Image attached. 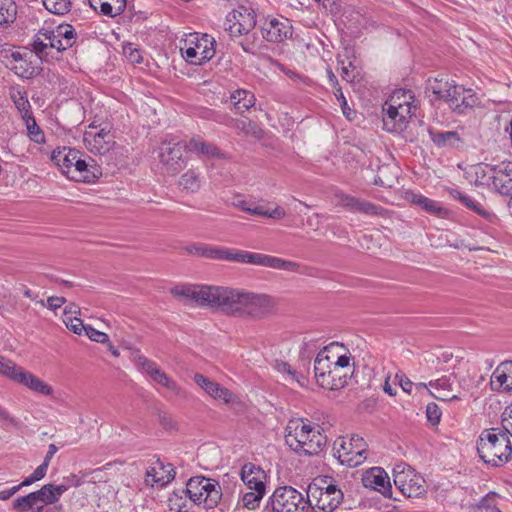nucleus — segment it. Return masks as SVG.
I'll use <instances>...</instances> for the list:
<instances>
[{"mask_svg": "<svg viewBox=\"0 0 512 512\" xmlns=\"http://www.w3.org/2000/svg\"><path fill=\"white\" fill-rule=\"evenodd\" d=\"M219 311L228 315L260 320L277 313L278 300L265 293L223 287Z\"/></svg>", "mask_w": 512, "mask_h": 512, "instance_id": "f257e3e1", "label": "nucleus"}, {"mask_svg": "<svg viewBox=\"0 0 512 512\" xmlns=\"http://www.w3.org/2000/svg\"><path fill=\"white\" fill-rule=\"evenodd\" d=\"M186 251L208 259L226 260L238 263H247L291 272L298 271L300 265L293 261L284 260L271 255L255 253L245 250H234L215 247L207 244H194L187 246Z\"/></svg>", "mask_w": 512, "mask_h": 512, "instance_id": "f03ea898", "label": "nucleus"}, {"mask_svg": "<svg viewBox=\"0 0 512 512\" xmlns=\"http://www.w3.org/2000/svg\"><path fill=\"white\" fill-rule=\"evenodd\" d=\"M477 452L484 463L500 467L508 462L512 445L502 428L485 429L477 440Z\"/></svg>", "mask_w": 512, "mask_h": 512, "instance_id": "7ed1b4c3", "label": "nucleus"}, {"mask_svg": "<svg viewBox=\"0 0 512 512\" xmlns=\"http://www.w3.org/2000/svg\"><path fill=\"white\" fill-rule=\"evenodd\" d=\"M286 444L300 456L319 454L326 445L327 437L310 424L297 423L294 432L285 435Z\"/></svg>", "mask_w": 512, "mask_h": 512, "instance_id": "20e7f679", "label": "nucleus"}, {"mask_svg": "<svg viewBox=\"0 0 512 512\" xmlns=\"http://www.w3.org/2000/svg\"><path fill=\"white\" fill-rule=\"evenodd\" d=\"M182 494L196 505L203 504L205 509L216 507L222 498V489L218 481L204 476L191 477L186 488L181 489Z\"/></svg>", "mask_w": 512, "mask_h": 512, "instance_id": "39448f33", "label": "nucleus"}, {"mask_svg": "<svg viewBox=\"0 0 512 512\" xmlns=\"http://www.w3.org/2000/svg\"><path fill=\"white\" fill-rule=\"evenodd\" d=\"M314 378L321 388L336 391L348 384L350 375L333 366V359L327 354V347L319 351L314 360Z\"/></svg>", "mask_w": 512, "mask_h": 512, "instance_id": "423d86ee", "label": "nucleus"}, {"mask_svg": "<svg viewBox=\"0 0 512 512\" xmlns=\"http://www.w3.org/2000/svg\"><path fill=\"white\" fill-rule=\"evenodd\" d=\"M222 289L221 286L176 285L171 289V294L176 298L195 302L198 306L219 310Z\"/></svg>", "mask_w": 512, "mask_h": 512, "instance_id": "0eeeda50", "label": "nucleus"}, {"mask_svg": "<svg viewBox=\"0 0 512 512\" xmlns=\"http://www.w3.org/2000/svg\"><path fill=\"white\" fill-rule=\"evenodd\" d=\"M185 152H188L186 141L177 137L165 138L160 142L158 158L166 173L176 175L186 167Z\"/></svg>", "mask_w": 512, "mask_h": 512, "instance_id": "6e6552de", "label": "nucleus"}, {"mask_svg": "<svg viewBox=\"0 0 512 512\" xmlns=\"http://www.w3.org/2000/svg\"><path fill=\"white\" fill-rule=\"evenodd\" d=\"M309 499L291 486L278 487L267 501L263 512H306Z\"/></svg>", "mask_w": 512, "mask_h": 512, "instance_id": "1a4fd4ad", "label": "nucleus"}, {"mask_svg": "<svg viewBox=\"0 0 512 512\" xmlns=\"http://www.w3.org/2000/svg\"><path fill=\"white\" fill-rule=\"evenodd\" d=\"M337 459L342 465L348 467H356L361 465L366 460L368 445L363 437L358 434H352L348 441L341 438L339 447H336Z\"/></svg>", "mask_w": 512, "mask_h": 512, "instance_id": "9d476101", "label": "nucleus"}, {"mask_svg": "<svg viewBox=\"0 0 512 512\" xmlns=\"http://www.w3.org/2000/svg\"><path fill=\"white\" fill-rule=\"evenodd\" d=\"M393 477L396 488L408 498H416L426 492L424 478L411 467L397 465L393 470Z\"/></svg>", "mask_w": 512, "mask_h": 512, "instance_id": "9b49d317", "label": "nucleus"}, {"mask_svg": "<svg viewBox=\"0 0 512 512\" xmlns=\"http://www.w3.org/2000/svg\"><path fill=\"white\" fill-rule=\"evenodd\" d=\"M224 25L232 37L247 34L256 25V13L252 8L239 6L227 14Z\"/></svg>", "mask_w": 512, "mask_h": 512, "instance_id": "f8f14e48", "label": "nucleus"}, {"mask_svg": "<svg viewBox=\"0 0 512 512\" xmlns=\"http://www.w3.org/2000/svg\"><path fill=\"white\" fill-rule=\"evenodd\" d=\"M444 93V91H439ZM442 94L443 100L457 114H464L467 110L474 108L478 104V97L472 89H466L462 85H452V90L445 91Z\"/></svg>", "mask_w": 512, "mask_h": 512, "instance_id": "ddd939ff", "label": "nucleus"}, {"mask_svg": "<svg viewBox=\"0 0 512 512\" xmlns=\"http://www.w3.org/2000/svg\"><path fill=\"white\" fill-rule=\"evenodd\" d=\"M396 95L397 93H395L391 99L394 104L385 103L383 107V111H385V115L383 116V125L386 130L390 132L402 131L406 128L407 115L411 117L410 103L405 101L404 104H395Z\"/></svg>", "mask_w": 512, "mask_h": 512, "instance_id": "4468645a", "label": "nucleus"}, {"mask_svg": "<svg viewBox=\"0 0 512 512\" xmlns=\"http://www.w3.org/2000/svg\"><path fill=\"white\" fill-rule=\"evenodd\" d=\"M82 153L79 151L78 157L73 161L72 167L65 170L67 178L85 183L95 182L101 175V169L95 164V161L89 157V162L82 159Z\"/></svg>", "mask_w": 512, "mask_h": 512, "instance_id": "2eb2a0df", "label": "nucleus"}, {"mask_svg": "<svg viewBox=\"0 0 512 512\" xmlns=\"http://www.w3.org/2000/svg\"><path fill=\"white\" fill-rule=\"evenodd\" d=\"M336 198L339 200V205L350 212L379 217H386L388 214V210L380 205L343 192L337 193Z\"/></svg>", "mask_w": 512, "mask_h": 512, "instance_id": "dca6fc26", "label": "nucleus"}, {"mask_svg": "<svg viewBox=\"0 0 512 512\" xmlns=\"http://www.w3.org/2000/svg\"><path fill=\"white\" fill-rule=\"evenodd\" d=\"M83 141L86 148L95 155H104L114 145L113 135L105 128L95 132L87 130L84 133Z\"/></svg>", "mask_w": 512, "mask_h": 512, "instance_id": "f3484780", "label": "nucleus"}, {"mask_svg": "<svg viewBox=\"0 0 512 512\" xmlns=\"http://www.w3.org/2000/svg\"><path fill=\"white\" fill-rule=\"evenodd\" d=\"M492 184L497 192L512 198V161H503L491 166Z\"/></svg>", "mask_w": 512, "mask_h": 512, "instance_id": "a211bd4d", "label": "nucleus"}, {"mask_svg": "<svg viewBox=\"0 0 512 512\" xmlns=\"http://www.w3.org/2000/svg\"><path fill=\"white\" fill-rule=\"evenodd\" d=\"M362 483L366 488L374 489L385 497H391L392 488L389 477L381 467H373L367 470L363 474Z\"/></svg>", "mask_w": 512, "mask_h": 512, "instance_id": "6ab92c4d", "label": "nucleus"}, {"mask_svg": "<svg viewBox=\"0 0 512 512\" xmlns=\"http://www.w3.org/2000/svg\"><path fill=\"white\" fill-rule=\"evenodd\" d=\"M175 475L176 472L171 463H164L157 458L146 471V482L149 483L151 478V485L164 487L174 480Z\"/></svg>", "mask_w": 512, "mask_h": 512, "instance_id": "aec40b11", "label": "nucleus"}, {"mask_svg": "<svg viewBox=\"0 0 512 512\" xmlns=\"http://www.w3.org/2000/svg\"><path fill=\"white\" fill-rule=\"evenodd\" d=\"M67 485L62 482L58 485L53 483H48L43 485L40 489L30 492L25 495V501L29 502V500H41L46 504H57L60 500L61 496L68 490Z\"/></svg>", "mask_w": 512, "mask_h": 512, "instance_id": "412c9836", "label": "nucleus"}, {"mask_svg": "<svg viewBox=\"0 0 512 512\" xmlns=\"http://www.w3.org/2000/svg\"><path fill=\"white\" fill-rule=\"evenodd\" d=\"M292 26L287 20L279 21L273 18L266 21L262 27L263 38L268 42L280 43L292 36Z\"/></svg>", "mask_w": 512, "mask_h": 512, "instance_id": "4be33fe9", "label": "nucleus"}, {"mask_svg": "<svg viewBox=\"0 0 512 512\" xmlns=\"http://www.w3.org/2000/svg\"><path fill=\"white\" fill-rule=\"evenodd\" d=\"M240 477L248 489L266 491L267 475L260 466L251 462L245 463L241 468Z\"/></svg>", "mask_w": 512, "mask_h": 512, "instance_id": "5701e85b", "label": "nucleus"}, {"mask_svg": "<svg viewBox=\"0 0 512 512\" xmlns=\"http://www.w3.org/2000/svg\"><path fill=\"white\" fill-rule=\"evenodd\" d=\"M216 121L236 129L245 135H251L256 139H261L264 136L263 129L256 122L251 120L234 119L228 115H219Z\"/></svg>", "mask_w": 512, "mask_h": 512, "instance_id": "b1692460", "label": "nucleus"}, {"mask_svg": "<svg viewBox=\"0 0 512 512\" xmlns=\"http://www.w3.org/2000/svg\"><path fill=\"white\" fill-rule=\"evenodd\" d=\"M25 495L19 496L12 502V509L15 512H63L62 504H46L41 500L25 501Z\"/></svg>", "mask_w": 512, "mask_h": 512, "instance_id": "393cba45", "label": "nucleus"}, {"mask_svg": "<svg viewBox=\"0 0 512 512\" xmlns=\"http://www.w3.org/2000/svg\"><path fill=\"white\" fill-rule=\"evenodd\" d=\"M431 141L438 148H460L464 145V140L458 131H438L429 130Z\"/></svg>", "mask_w": 512, "mask_h": 512, "instance_id": "a878e982", "label": "nucleus"}, {"mask_svg": "<svg viewBox=\"0 0 512 512\" xmlns=\"http://www.w3.org/2000/svg\"><path fill=\"white\" fill-rule=\"evenodd\" d=\"M405 199L410 203L421 207L424 211L432 215L440 216L447 212V210L442 207L439 202L432 200L420 193L407 191L405 193Z\"/></svg>", "mask_w": 512, "mask_h": 512, "instance_id": "bb28decb", "label": "nucleus"}, {"mask_svg": "<svg viewBox=\"0 0 512 512\" xmlns=\"http://www.w3.org/2000/svg\"><path fill=\"white\" fill-rule=\"evenodd\" d=\"M79 150L69 147H57L52 151L51 160L65 175V170L72 167L73 161L78 157Z\"/></svg>", "mask_w": 512, "mask_h": 512, "instance_id": "cd10ccee", "label": "nucleus"}, {"mask_svg": "<svg viewBox=\"0 0 512 512\" xmlns=\"http://www.w3.org/2000/svg\"><path fill=\"white\" fill-rule=\"evenodd\" d=\"M16 377V382L28 387L32 391L47 396L53 393V389L50 385L34 376L32 373L25 371L24 369H22L21 372H18Z\"/></svg>", "mask_w": 512, "mask_h": 512, "instance_id": "c85d7f7f", "label": "nucleus"}, {"mask_svg": "<svg viewBox=\"0 0 512 512\" xmlns=\"http://www.w3.org/2000/svg\"><path fill=\"white\" fill-rule=\"evenodd\" d=\"M186 145L188 151L195 152L199 156L208 158H219L221 156V151L216 145L203 141L200 138L194 137L189 142H186Z\"/></svg>", "mask_w": 512, "mask_h": 512, "instance_id": "c756f323", "label": "nucleus"}, {"mask_svg": "<svg viewBox=\"0 0 512 512\" xmlns=\"http://www.w3.org/2000/svg\"><path fill=\"white\" fill-rule=\"evenodd\" d=\"M449 195L455 199L460 201L467 209L474 211L481 217L485 219H489L491 217V213L484 209L479 203L471 199L468 195L462 193L460 190L455 188H448Z\"/></svg>", "mask_w": 512, "mask_h": 512, "instance_id": "7c9ffc66", "label": "nucleus"}, {"mask_svg": "<svg viewBox=\"0 0 512 512\" xmlns=\"http://www.w3.org/2000/svg\"><path fill=\"white\" fill-rule=\"evenodd\" d=\"M10 98L22 118L32 115L31 105L28 100L27 92L24 89L12 87L9 92Z\"/></svg>", "mask_w": 512, "mask_h": 512, "instance_id": "2f4dec72", "label": "nucleus"}, {"mask_svg": "<svg viewBox=\"0 0 512 512\" xmlns=\"http://www.w3.org/2000/svg\"><path fill=\"white\" fill-rule=\"evenodd\" d=\"M274 368L279 373L287 375L291 381L296 382L300 387H306L309 383L308 378L303 373H300L296 369L292 368L288 362L277 360L275 362Z\"/></svg>", "mask_w": 512, "mask_h": 512, "instance_id": "473e14b6", "label": "nucleus"}, {"mask_svg": "<svg viewBox=\"0 0 512 512\" xmlns=\"http://www.w3.org/2000/svg\"><path fill=\"white\" fill-rule=\"evenodd\" d=\"M17 5L13 0H0V28H7L15 22Z\"/></svg>", "mask_w": 512, "mask_h": 512, "instance_id": "72a5a7b5", "label": "nucleus"}, {"mask_svg": "<svg viewBox=\"0 0 512 512\" xmlns=\"http://www.w3.org/2000/svg\"><path fill=\"white\" fill-rule=\"evenodd\" d=\"M245 212L252 215L272 218L276 220L282 219L286 215L285 210L280 206H275V208L271 210L267 208L265 205L254 203H251V205L248 208H245Z\"/></svg>", "mask_w": 512, "mask_h": 512, "instance_id": "f704fd0d", "label": "nucleus"}, {"mask_svg": "<svg viewBox=\"0 0 512 512\" xmlns=\"http://www.w3.org/2000/svg\"><path fill=\"white\" fill-rule=\"evenodd\" d=\"M215 40L208 34H203L201 38L197 39L195 44L200 53V61H209L215 54Z\"/></svg>", "mask_w": 512, "mask_h": 512, "instance_id": "c9c22d12", "label": "nucleus"}, {"mask_svg": "<svg viewBox=\"0 0 512 512\" xmlns=\"http://www.w3.org/2000/svg\"><path fill=\"white\" fill-rule=\"evenodd\" d=\"M25 122L26 129H27V135L31 141L37 144H43L45 143V134L43 130L39 127L37 124L35 117L32 115H29L28 117L22 118Z\"/></svg>", "mask_w": 512, "mask_h": 512, "instance_id": "e433bc0d", "label": "nucleus"}, {"mask_svg": "<svg viewBox=\"0 0 512 512\" xmlns=\"http://www.w3.org/2000/svg\"><path fill=\"white\" fill-rule=\"evenodd\" d=\"M231 99L234 101V105L238 110H240L241 108L248 110L249 108L254 106L256 101L253 93L242 89L234 91L231 95Z\"/></svg>", "mask_w": 512, "mask_h": 512, "instance_id": "4c0bfd02", "label": "nucleus"}, {"mask_svg": "<svg viewBox=\"0 0 512 512\" xmlns=\"http://www.w3.org/2000/svg\"><path fill=\"white\" fill-rule=\"evenodd\" d=\"M343 499L319 491L315 506L323 512H333Z\"/></svg>", "mask_w": 512, "mask_h": 512, "instance_id": "58836bf2", "label": "nucleus"}, {"mask_svg": "<svg viewBox=\"0 0 512 512\" xmlns=\"http://www.w3.org/2000/svg\"><path fill=\"white\" fill-rule=\"evenodd\" d=\"M195 383L200 386L207 394H209L212 398L216 399L219 393L221 385L217 382L212 381L208 377L202 374H195L194 376Z\"/></svg>", "mask_w": 512, "mask_h": 512, "instance_id": "ea45409f", "label": "nucleus"}, {"mask_svg": "<svg viewBox=\"0 0 512 512\" xmlns=\"http://www.w3.org/2000/svg\"><path fill=\"white\" fill-rule=\"evenodd\" d=\"M180 185L190 192H197L200 189L199 174L194 170H188L180 178Z\"/></svg>", "mask_w": 512, "mask_h": 512, "instance_id": "a19ab883", "label": "nucleus"}, {"mask_svg": "<svg viewBox=\"0 0 512 512\" xmlns=\"http://www.w3.org/2000/svg\"><path fill=\"white\" fill-rule=\"evenodd\" d=\"M56 38L60 37L66 47L71 48L76 40V32L72 25L70 24H60L56 29Z\"/></svg>", "mask_w": 512, "mask_h": 512, "instance_id": "79ce46f5", "label": "nucleus"}, {"mask_svg": "<svg viewBox=\"0 0 512 512\" xmlns=\"http://www.w3.org/2000/svg\"><path fill=\"white\" fill-rule=\"evenodd\" d=\"M43 5L49 12L57 15H64L71 9L70 0H43Z\"/></svg>", "mask_w": 512, "mask_h": 512, "instance_id": "37998d69", "label": "nucleus"}, {"mask_svg": "<svg viewBox=\"0 0 512 512\" xmlns=\"http://www.w3.org/2000/svg\"><path fill=\"white\" fill-rule=\"evenodd\" d=\"M151 378L153 379V381L166 387L167 389L173 391L174 393H180L181 389L178 386V384L175 381H173L164 371L160 369L154 370Z\"/></svg>", "mask_w": 512, "mask_h": 512, "instance_id": "c03bdc74", "label": "nucleus"}, {"mask_svg": "<svg viewBox=\"0 0 512 512\" xmlns=\"http://www.w3.org/2000/svg\"><path fill=\"white\" fill-rule=\"evenodd\" d=\"M265 492V490L260 489L251 490L250 492L244 493L242 497L243 506L251 510L255 509L259 505L263 496L265 495Z\"/></svg>", "mask_w": 512, "mask_h": 512, "instance_id": "a18cd8bd", "label": "nucleus"}, {"mask_svg": "<svg viewBox=\"0 0 512 512\" xmlns=\"http://www.w3.org/2000/svg\"><path fill=\"white\" fill-rule=\"evenodd\" d=\"M23 368L17 366L11 360H7L0 356V374L7 376L8 378L17 381L16 375L21 372Z\"/></svg>", "mask_w": 512, "mask_h": 512, "instance_id": "49530a36", "label": "nucleus"}, {"mask_svg": "<svg viewBox=\"0 0 512 512\" xmlns=\"http://www.w3.org/2000/svg\"><path fill=\"white\" fill-rule=\"evenodd\" d=\"M38 34H41L49 41L48 47L56 49L58 52L67 50L69 47L65 46L64 41L60 38H56L55 30H40Z\"/></svg>", "mask_w": 512, "mask_h": 512, "instance_id": "de8ad7c7", "label": "nucleus"}, {"mask_svg": "<svg viewBox=\"0 0 512 512\" xmlns=\"http://www.w3.org/2000/svg\"><path fill=\"white\" fill-rule=\"evenodd\" d=\"M452 85H456V82L455 81H451V82L444 81L442 78L441 79L434 78V81L430 85V88L432 90V93L434 95H436V99L443 100L442 93H440L438 91L452 90ZM444 94H446V93L444 92L443 95Z\"/></svg>", "mask_w": 512, "mask_h": 512, "instance_id": "09e8293b", "label": "nucleus"}, {"mask_svg": "<svg viewBox=\"0 0 512 512\" xmlns=\"http://www.w3.org/2000/svg\"><path fill=\"white\" fill-rule=\"evenodd\" d=\"M454 374L444 375L439 379L429 382V386L442 392H451L453 385Z\"/></svg>", "mask_w": 512, "mask_h": 512, "instance_id": "8fccbe9b", "label": "nucleus"}, {"mask_svg": "<svg viewBox=\"0 0 512 512\" xmlns=\"http://www.w3.org/2000/svg\"><path fill=\"white\" fill-rule=\"evenodd\" d=\"M441 416H442V411H441L440 407L435 402H431V403L427 404L426 417H427V421L432 426H437L440 423Z\"/></svg>", "mask_w": 512, "mask_h": 512, "instance_id": "3c124183", "label": "nucleus"}, {"mask_svg": "<svg viewBox=\"0 0 512 512\" xmlns=\"http://www.w3.org/2000/svg\"><path fill=\"white\" fill-rule=\"evenodd\" d=\"M46 473L44 466H38L31 475L26 477L20 484L16 485L17 491L23 487L30 486L33 483L40 481L45 477Z\"/></svg>", "mask_w": 512, "mask_h": 512, "instance_id": "603ef678", "label": "nucleus"}, {"mask_svg": "<svg viewBox=\"0 0 512 512\" xmlns=\"http://www.w3.org/2000/svg\"><path fill=\"white\" fill-rule=\"evenodd\" d=\"M157 416L158 421L160 425L163 427V429L169 431L178 429V424L170 413L159 410Z\"/></svg>", "mask_w": 512, "mask_h": 512, "instance_id": "864d4df0", "label": "nucleus"}, {"mask_svg": "<svg viewBox=\"0 0 512 512\" xmlns=\"http://www.w3.org/2000/svg\"><path fill=\"white\" fill-rule=\"evenodd\" d=\"M498 497L499 495L496 492H489L480 500L479 507L491 510V512H501L496 506V498Z\"/></svg>", "mask_w": 512, "mask_h": 512, "instance_id": "5fc2aeb1", "label": "nucleus"}, {"mask_svg": "<svg viewBox=\"0 0 512 512\" xmlns=\"http://www.w3.org/2000/svg\"><path fill=\"white\" fill-rule=\"evenodd\" d=\"M188 498V494H182L181 489L174 491L172 495L169 497V503L171 505V509L177 507L178 511H181L183 508H186V499Z\"/></svg>", "mask_w": 512, "mask_h": 512, "instance_id": "6e6d98bb", "label": "nucleus"}, {"mask_svg": "<svg viewBox=\"0 0 512 512\" xmlns=\"http://www.w3.org/2000/svg\"><path fill=\"white\" fill-rule=\"evenodd\" d=\"M85 334L88 336V338L92 341L98 342V343H106L109 342V337L106 333L101 332L95 328H93L90 325H86V328H84Z\"/></svg>", "mask_w": 512, "mask_h": 512, "instance_id": "4d7b16f0", "label": "nucleus"}, {"mask_svg": "<svg viewBox=\"0 0 512 512\" xmlns=\"http://www.w3.org/2000/svg\"><path fill=\"white\" fill-rule=\"evenodd\" d=\"M216 400H222L225 404H239L238 397L229 389L221 385Z\"/></svg>", "mask_w": 512, "mask_h": 512, "instance_id": "13d9d810", "label": "nucleus"}, {"mask_svg": "<svg viewBox=\"0 0 512 512\" xmlns=\"http://www.w3.org/2000/svg\"><path fill=\"white\" fill-rule=\"evenodd\" d=\"M65 297H59V296H50L47 298L46 302L44 300L38 301L39 304L42 306H46L48 309L55 311L58 308H60L63 304L66 303Z\"/></svg>", "mask_w": 512, "mask_h": 512, "instance_id": "bf43d9fd", "label": "nucleus"}, {"mask_svg": "<svg viewBox=\"0 0 512 512\" xmlns=\"http://www.w3.org/2000/svg\"><path fill=\"white\" fill-rule=\"evenodd\" d=\"M63 322L68 329L77 335H81L84 328H86V325H84L83 321L78 317L63 319Z\"/></svg>", "mask_w": 512, "mask_h": 512, "instance_id": "052dcab7", "label": "nucleus"}, {"mask_svg": "<svg viewBox=\"0 0 512 512\" xmlns=\"http://www.w3.org/2000/svg\"><path fill=\"white\" fill-rule=\"evenodd\" d=\"M493 377L497 380L499 383V386L504 388V390L509 391V385H508V372L507 368H504V363H502V368H497L494 373Z\"/></svg>", "mask_w": 512, "mask_h": 512, "instance_id": "680f3d73", "label": "nucleus"}, {"mask_svg": "<svg viewBox=\"0 0 512 512\" xmlns=\"http://www.w3.org/2000/svg\"><path fill=\"white\" fill-rule=\"evenodd\" d=\"M39 35L40 34H37L32 42L30 43V46H31V50L32 52H34L36 54V56L42 60L43 58V53L44 51L47 49L48 47V44L45 43L44 41H42L40 38H39Z\"/></svg>", "mask_w": 512, "mask_h": 512, "instance_id": "e2e57ef3", "label": "nucleus"}, {"mask_svg": "<svg viewBox=\"0 0 512 512\" xmlns=\"http://www.w3.org/2000/svg\"><path fill=\"white\" fill-rule=\"evenodd\" d=\"M334 95H335L336 99L338 100V102L340 104V107L342 109L343 114L348 119H351L350 118L351 109L348 106L347 100H346V98H345V96H344V94L342 92V88L341 87H337V90L334 91Z\"/></svg>", "mask_w": 512, "mask_h": 512, "instance_id": "0e129e2a", "label": "nucleus"}, {"mask_svg": "<svg viewBox=\"0 0 512 512\" xmlns=\"http://www.w3.org/2000/svg\"><path fill=\"white\" fill-rule=\"evenodd\" d=\"M338 64L341 65V77L343 80H346L347 82H354L356 79V76L352 74V71L349 70V67L355 68L352 64V62H349V65H345V61L338 58Z\"/></svg>", "mask_w": 512, "mask_h": 512, "instance_id": "69168bd1", "label": "nucleus"}, {"mask_svg": "<svg viewBox=\"0 0 512 512\" xmlns=\"http://www.w3.org/2000/svg\"><path fill=\"white\" fill-rule=\"evenodd\" d=\"M184 58L192 64L201 65L203 61H200V53L195 47H189L183 54Z\"/></svg>", "mask_w": 512, "mask_h": 512, "instance_id": "338daca9", "label": "nucleus"}, {"mask_svg": "<svg viewBox=\"0 0 512 512\" xmlns=\"http://www.w3.org/2000/svg\"><path fill=\"white\" fill-rule=\"evenodd\" d=\"M138 364L144 369L150 377L153 375L154 370H158L157 364L144 356L138 357Z\"/></svg>", "mask_w": 512, "mask_h": 512, "instance_id": "774afa93", "label": "nucleus"}]
</instances>
